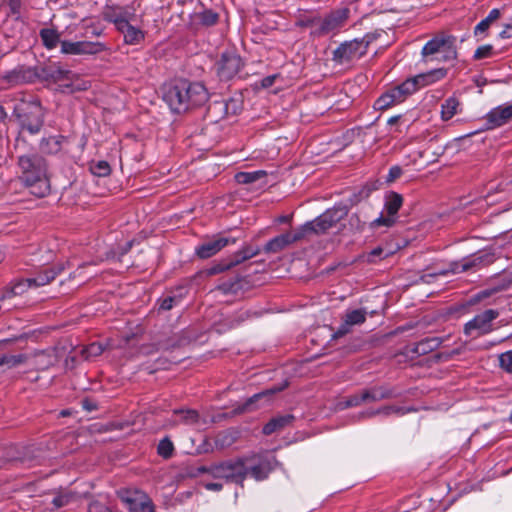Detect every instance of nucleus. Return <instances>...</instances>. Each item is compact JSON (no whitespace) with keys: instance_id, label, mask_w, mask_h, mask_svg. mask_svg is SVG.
I'll return each mask as SVG.
<instances>
[{"instance_id":"obj_1","label":"nucleus","mask_w":512,"mask_h":512,"mask_svg":"<svg viewBox=\"0 0 512 512\" xmlns=\"http://www.w3.org/2000/svg\"><path fill=\"white\" fill-rule=\"evenodd\" d=\"M208 98V91L202 83L188 80H179L171 85L163 97L171 110L177 113L201 106L207 102Z\"/></svg>"},{"instance_id":"obj_2","label":"nucleus","mask_w":512,"mask_h":512,"mask_svg":"<svg viewBox=\"0 0 512 512\" xmlns=\"http://www.w3.org/2000/svg\"><path fill=\"white\" fill-rule=\"evenodd\" d=\"M19 179L30 188V192L37 197L48 194L50 185L47 178V165L43 157L37 154L19 157Z\"/></svg>"},{"instance_id":"obj_3","label":"nucleus","mask_w":512,"mask_h":512,"mask_svg":"<svg viewBox=\"0 0 512 512\" xmlns=\"http://www.w3.org/2000/svg\"><path fill=\"white\" fill-rule=\"evenodd\" d=\"M371 42L372 37L370 35H365L361 39L344 42L334 50L333 60L340 65L355 62L367 53Z\"/></svg>"},{"instance_id":"obj_4","label":"nucleus","mask_w":512,"mask_h":512,"mask_svg":"<svg viewBox=\"0 0 512 512\" xmlns=\"http://www.w3.org/2000/svg\"><path fill=\"white\" fill-rule=\"evenodd\" d=\"M347 213L345 206H334L327 209L313 221L305 223L301 228L305 236L310 233L323 234L341 221Z\"/></svg>"},{"instance_id":"obj_5","label":"nucleus","mask_w":512,"mask_h":512,"mask_svg":"<svg viewBox=\"0 0 512 512\" xmlns=\"http://www.w3.org/2000/svg\"><path fill=\"white\" fill-rule=\"evenodd\" d=\"M447 74L446 69L439 68L425 74H419L413 78H408L401 84L393 88L397 92L399 98L404 101L410 95L415 93L419 88L432 84L443 79Z\"/></svg>"},{"instance_id":"obj_6","label":"nucleus","mask_w":512,"mask_h":512,"mask_svg":"<svg viewBox=\"0 0 512 512\" xmlns=\"http://www.w3.org/2000/svg\"><path fill=\"white\" fill-rule=\"evenodd\" d=\"M424 56L439 55L437 59L451 61L456 59V38L451 35L441 34L429 40L422 49Z\"/></svg>"},{"instance_id":"obj_7","label":"nucleus","mask_w":512,"mask_h":512,"mask_svg":"<svg viewBox=\"0 0 512 512\" xmlns=\"http://www.w3.org/2000/svg\"><path fill=\"white\" fill-rule=\"evenodd\" d=\"M17 112L23 129L27 130L30 134H36L41 130L44 121V110L39 102L23 103L17 109Z\"/></svg>"},{"instance_id":"obj_8","label":"nucleus","mask_w":512,"mask_h":512,"mask_svg":"<svg viewBox=\"0 0 512 512\" xmlns=\"http://www.w3.org/2000/svg\"><path fill=\"white\" fill-rule=\"evenodd\" d=\"M499 312L495 309H487L474 316L464 325L463 332L466 336L477 338L486 335L493 330V321L498 318Z\"/></svg>"},{"instance_id":"obj_9","label":"nucleus","mask_w":512,"mask_h":512,"mask_svg":"<svg viewBox=\"0 0 512 512\" xmlns=\"http://www.w3.org/2000/svg\"><path fill=\"white\" fill-rule=\"evenodd\" d=\"M247 470L242 460L223 462L210 469L213 477L234 483H242L247 476Z\"/></svg>"},{"instance_id":"obj_10","label":"nucleus","mask_w":512,"mask_h":512,"mask_svg":"<svg viewBox=\"0 0 512 512\" xmlns=\"http://www.w3.org/2000/svg\"><path fill=\"white\" fill-rule=\"evenodd\" d=\"M118 496L129 512H154L150 497L139 490H122Z\"/></svg>"},{"instance_id":"obj_11","label":"nucleus","mask_w":512,"mask_h":512,"mask_svg":"<svg viewBox=\"0 0 512 512\" xmlns=\"http://www.w3.org/2000/svg\"><path fill=\"white\" fill-rule=\"evenodd\" d=\"M403 204V198L399 193L390 192L385 197L384 213L371 222V227H391L396 222V215Z\"/></svg>"},{"instance_id":"obj_12","label":"nucleus","mask_w":512,"mask_h":512,"mask_svg":"<svg viewBox=\"0 0 512 512\" xmlns=\"http://www.w3.org/2000/svg\"><path fill=\"white\" fill-rule=\"evenodd\" d=\"M242 67L241 57L234 52L223 53L215 64L216 73L221 80L232 79L239 73Z\"/></svg>"},{"instance_id":"obj_13","label":"nucleus","mask_w":512,"mask_h":512,"mask_svg":"<svg viewBox=\"0 0 512 512\" xmlns=\"http://www.w3.org/2000/svg\"><path fill=\"white\" fill-rule=\"evenodd\" d=\"M349 13L348 8H341L331 12L324 19H320L319 26L312 31V34L322 36L339 30L347 21Z\"/></svg>"},{"instance_id":"obj_14","label":"nucleus","mask_w":512,"mask_h":512,"mask_svg":"<svg viewBox=\"0 0 512 512\" xmlns=\"http://www.w3.org/2000/svg\"><path fill=\"white\" fill-rule=\"evenodd\" d=\"M106 50L102 42L93 41H61V52L69 55H96Z\"/></svg>"},{"instance_id":"obj_15","label":"nucleus","mask_w":512,"mask_h":512,"mask_svg":"<svg viewBox=\"0 0 512 512\" xmlns=\"http://www.w3.org/2000/svg\"><path fill=\"white\" fill-rule=\"evenodd\" d=\"M103 16L106 21L112 22L116 29L137 20L136 11L130 6H108L105 8Z\"/></svg>"},{"instance_id":"obj_16","label":"nucleus","mask_w":512,"mask_h":512,"mask_svg":"<svg viewBox=\"0 0 512 512\" xmlns=\"http://www.w3.org/2000/svg\"><path fill=\"white\" fill-rule=\"evenodd\" d=\"M235 243V239L218 236L213 239L203 241L195 248V254L201 259H208L229 244Z\"/></svg>"},{"instance_id":"obj_17","label":"nucleus","mask_w":512,"mask_h":512,"mask_svg":"<svg viewBox=\"0 0 512 512\" xmlns=\"http://www.w3.org/2000/svg\"><path fill=\"white\" fill-rule=\"evenodd\" d=\"M367 311L365 309L347 310L342 317V323L334 333V337L340 338L351 332L352 327L361 325L366 321Z\"/></svg>"},{"instance_id":"obj_18","label":"nucleus","mask_w":512,"mask_h":512,"mask_svg":"<svg viewBox=\"0 0 512 512\" xmlns=\"http://www.w3.org/2000/svg\"><path fill=\"white\" fill-rule=\"evenodd\" d=\"M259 252H260L259 248L247 246V247L243 248L242 250H240L239 252H237L231 260L213 265L208 270V274L215 275V274L221 273L233 266H236V265L242 263L245 260H248V259L256 256Z\"/></svg>"},{"instance_id":"obj_19","label":"nucleus","mask_w":512,"mask_h":512,"mask_svg":"<svg viewBox=\"0 0 512 512\" xmlns=\"http://www.w3.org/2000/svg\"><path fill=\"white\" fill-rule=\"evenodd\" d=\"M512 119V103L508 105H501L490 112H488L485 116V127L486 129H494L500 127Z\"/></svg>"},{"instance_id":"obj_20","label":"nucleus","mask_w":512,"mask_h":512,"mask_svg":"<svg viewBox=\"0 0 512 512\" xmlns=\"http://www.w3.org/2000/svg\"><path fill=\"white\" fill-rule=\"evenodd\" d=\"M305 237L302 228H298L295 232H287L271 239L265 246V251L276 253L287 247L288 245L300 241Z\"/></svg>"},{"instance_id":"obj_21","label":"nucleus","mask_w":512,"mask_h":512,"mask_svg":"<svg viewBox=\"0 0 512 512\" xmlns=\"http://www.w3.org/2000/svg\"><path fill=\"white\" fill-rule=\"evenodd\" d=\"M276 465L277 460L273 456L261 458L257 464L246 466L248 469L247 475H250L256 481L265 480Z\"/></svg>"},{"instance_id":"obj_22","label":"nucleus","mask_w":512,"mask_h":512,"mask_svg":"<svg viewBox=\"0 0 512 512\" xmlns=\"http://www.w3.org/2000/svg\"><path fill=\"white\" fill-rule=\"evenodd\" d=\"M486 259H488L487 255H476L470 258H464L460 262H454L451 264V272L461 273L473 268H478Z\"/></svg>"},{"instance_id":"obj_23","label":"nucleus","mask_w":512,"mask_h":512,"mask_svg":"<svg viewBox=\"0 0 512 512\" xmlns=\"http://www.w3.org/2000/svg\"><path fill=\"white\" fill-rule=\"evenodd\" d=\"M395 396L396 393L394 390L385 386L363 390V399L365 402H377L383 399H390Z\"/></svg>"},{"instance_id":"obj_24","label":"nucleus","mask_w":512,"mask_h":512,"mask_svg":"<svg viewBox=\"0 0 512 512\" xmlns=\"http://www.w3.org/2000/svg\"><path fill=\"white\" fill-rule=\"evenodd\" d=\"M294 419L295 417L292 414L276 416L264 425L262 430L263 434L271 435L274 432L280 431L285 427L291 425Z\"/></svg>"},{"instance_id":"obj_25","label":"nucleus","mask_w":512,"mask_h":512,"mask_svg":"<svg viewBox=\"0 0 512 512\" xmlns=\"http://www.w3.org/2000/svg\"><path fill=\"white\" fill-rule=\"evenodd\" d=\"M117 30L123 34L124 42L129 45H138L145 38L144 31L132 24L119 27Z\"/></svg>"},{"instance_id":"obj_26","label":"nucleus","mask_w":512,"mask_h":512,"mask_svg":"<svg viewBox=\"0 0 512 512\" xmlns=\"http://www.w3.org/2000/svg\"><path fill=\"white\" fill-rule=\"evenodd\" d=\"M174 414L178 416L179 419L169 420L166 426L174 427L179 423L195 426L199 422V414L196 410H175Z\"/></svg>"},{"instance_id":"obj_27","label":"nucleus","mask_w":512,"mask_h":512,"mask_svg":"<svg viewBox=\"0 0 512 512\" xmlns=\"http://www.w3.org/2000/svg\"><path fill=\"white\" fill-rule=\"evenodd\" d=\"M403 101L399 98L397 92L392 87L383 93L376 101L375 108L378 110H386L394 105L402 103Z\"/></svg>"},{"instance_id":"obj_28","label":"nucleus","mask_w":512,"mask_h":512,"mask_svg":"<svg viewBox=\"0 0 512 512\" xmlns=\"http://www.w3.org/2000/svg\"><path fill=\"white\" fill-rule=\"evenodd\" d=\"M60 269L55 268H46L44 271L40 272L37 276L31 277L30 282L33 288H38L44 285L49 284L53 281L56 276L59 274Z\"/></svg>"},{"instance_id":"obj_29","label":"nucleus","mask_w":512,"mask_h":512,"mask_svg":"<svg viewBox=\"0 0 512 512\" xmlns=\"http://www.w3.org/2000/svg\"><path fill=\"white\" fill-rule=\"evenodd\" d=\"M266 175L267 173L264 170L239 172L235 175V180L239 184H252L265 178Z\"/></svg>"},{"instance_id":"obj_30","label":"nucleus","mask_w":512,"mask_h":512,"mask_svg":"<svg viewBox=\"0 0 512 512\" xmlns=\"http://www.w3.org/2000/svg\"><path fill=\"white\" fill-rule=\"evenodd\" d=\"M442 343V338L440 337H429L419 341L416 344L415 352L418 354H427L435 349H437Z\"/></svg>"},{"instance_id":"obj_31","label":"nucleus","mask_w":512,"mask_h":512,"mask_svg":"<svg viewBox=\"0 0 512 512\" xmlns=\"http://www.w3.org/2000/svg\"><path fill=\"white\" fill-rule=\"evenodd\" d=\"M459 101L450 97L444 101L441 105V118L443 121L450 120L454 115L458 113Z\"/></svg>"},{"instance_id":"obj_32","label":"nucleus","mask_w":512,"mask_h":512,"mask_svg":"<svg viewBox=\"0 0 512 512\" xmlns=\"http://www.w3.org/2000/svg\"><path fill=\"white\" fill-rule=\"evenodd\" d=\"M40 37L44 46L48 49L55 48L60 40V34L56 30L49 28L42 29L40 31Z\"/></svg>"},{"instance_id":"obj_33","label":"nucleus","mask_w":512,"mask_h":512,"mask_svg":"<svg viewBox=\"0 0 512 512\" xmlns=\"http://www.w3.org/2000/svg\"><path fill=\"white\" fill-rule=\"evenodd\" d=\"M287 387V382H285L284 384L282 385H278V386H274L270 389H267L265 391H262L260 393H257L255 395H253L251 398H249V400L246 402L245 406H244V410H250V406L255 403L256 401H258L259 399L263 398V397H268L270 395H273L277 392H280L282 391L283 389H285Z\"/></svg>"},{"instance_id":"obj_34","label":"nucleus","mask_w":512,"mask_h":512,"mask_svg":"<svg viewBox=\"0 0 512 512\" xmlns=\"http://www.w3.org/2000/svg\"><path fill=\"white\" fill-rule=\"evenodd\" d=\"M394 254V250L384 247H376L372 249L366 256L369 263H375L377 259H384Z\"/></svg>"},{"instance_id":"obj_35","label":"nucleus","mask_w":512,"mask_h":512,"mask_svg":"<svg viewBox=\"0 0 512 512\" xmlns=\"http://www.w3.org/2000/svg\"><path fill=\"white\" fill-rule=\"evenodd\" d=\"M29 288H33L30 279H20L11 284L8 293L11 295H21Z\"/></svg>"},{"instance_id":"obj_36","label":"nucleus","mask_w":512,"mask_h":512,"mask_svg":"<svg viewBox=\"0 0 512 512\" xmlns=\"http://www.w3.org/2000/svg\"><path fill=\"white\" fill-rule=\"evenodd\" d=\"M91 172L98 177L108 176L111 172L110 165L107 161H98L90 166Z\"/></svg>"},{"instance_id":"obj_37","label":"nucleus","mask_w":512,"mask_h":512,"mask_svg":"<svg viewBox=\"0 0 512 512\" xmlns=\"http://www.w3.org/2000/svg\"><path fill=\"white\" fill-rule=\"evenodd\" d=\"M25 361L24 355H3L0 356V366L16 367Z\"/></svg>"},{"instance_id":"obj_38","label":"nucleus","mask_w":512,"mask_h":512,"mask_svg":"<svg viewBox=\"0 0 512 512\" xmlns=\"http://www.w3.org/2000/svg\"><path fill=\"white\" fill-rule=\"evenodd\" d=\"M494 55H495V51H494L493 46L490 44H487V45L479 46L475 50L473 58L475 60H481V59H485V58H491Z\"/></svg>"},{"instance_id":"obj_39","label":"nucleus","mask_w":512,"mask_h":512,"mask_svg":"<svg viewBox=\"0 0 512 512\" xmlns=\"http://www.w3.org/2000/svg\"><path fill=\"white\" fill-rule=\"evenodd\" d=\"M174 450L173 443L168 439H162L158 444V454L164 458H169L172 456Z\"/></svg>"},{"instance_id":"obj_40","label":"nucleus","mask_w":512,"mask_h":512,"mask_svg":"<svg viewBox=\"0 0 512 512\" xmlns=\"http://www.w3.org/2000/svg\"><path fill=\"white\" fill-rule=\"evenodd\" d=\"M103 352V347L100 343L94 342L86 346L82 353L85 358L97 357Z\"/></svg>"},{"instance_id":"obj_41","label":"nucleus","mask_w":512,"mask_h":512,"mask_svg":"<svg viewBox=\"0 0 512 512\" xmlns=\"http://www.w3.org/2000/svg\"><path fill=\"white\" fill-rule=\"evenodd\" d=\"M500 367L508 373H512V350L499 355Z\"/></svg>"},{"instance_id":"obj_42","label":"nucleus","mask_w":512,"mask_h":512,"mask_svg":"<svg viewBox=\"0 0 512 512\" xmlns=\"http://www.w3.org/2000/svg\"><path fill=\"white\" fill-rule=\"evenodd\" d=\"M89 512H113L112 508L101 500H93L88 506Z\"/></svg>"},{"instance_id":"obj_43","label":"nucleus","mask_w":512,"mask_h":512,"mask_svg":"<svg viewBox=\"0 0 512 512\" xmlns=\"http://www.w3.org/2000/svg\"><path fill=\"white\" fill-rule=\"evenodd\" d=\"M55 357L53 354L41 352L36 355V363L41 367L45 368L54 364Z\"/></svg>"},{"instance_id":"obj_44","label":"nucleus","mask_w":512,"mask_h":512,"mask_svg":"<svg viewBox=\"0 0 512 512\" xmlns=\"http://www.w3.org/2000/svg\"><path fill=\"white\" fill-rule=\"evenodd\" d=\"M5 79L11 84H18L24 81L25 77L23 75L22 69H15L10 71L5 76Z\"/></svg>"},{"instance_id":"obj_45","label":"nucleus","mask_w":512,"mask_h":512,"mask_svg":"<svg viewBox=\"0 0 512 512\" xmlns=\"http://www.w3.org/2000/svg\"><path fill=\"white\" fill-rule=\"evenodd\" d=\"M180 301L179 297L176 296H168L161 300L159 308L161 310H170L172 309L176 304H178Z\"/></svg>"},{"instance_id":"obj_46","label":"nucleus","mask_w":512,"mask_h":512,"mask_svg":"<svg viewBox=\"0 0 512 512\" xmlns=\"http://www.w3.org/2000/svg\"><path fill=\"white\" fill-rule=\"evenodd\" d=\"M401 411H402L401 408H398V407H395V406H385V407L377 409V410L368 411L366 413V415L369 416V417H372V416L377 415V414L389 415L390 413H394V412L398 413V412H401Z\"/></svg>"},{"instance_id":"obj_47","label":"nucleus","mask_w":512,"mask_h":512,"mask_svg":"<svg viewBox=\"0 0 512 512\" xmlns=\"http://www.w3.org/2000/svg\"><path fill=\"white\" fill-rule=\"evenodd\" d=\"M364 401L363 399V391H361L360 393H357V394H354L352 396H350L344 403V408H348V407H355V406H359L360 404H362Z\"/></svg>"},{"instance_id":"obj_48","label":"nucleus","mask_w":512,"mask_h":512,"mask_svg":"<svg viewBox=\"0 0 512 512\" xmlns=\"http://www.w3.org/2000/svg\"><path fill=\"white\" fill-rule=\"evenodd\" d=\"M202 23L211 26L214 25L218 20V15L213 11H205L201 17Z\"/></svg>"},{"instance_id":"obj_49","label":"nucleus","mask_w":512,"mask_h":512,"mask_svg":"<svg viewBox=\"0 0 512 512\" xmlns=\"http://www.w3.org/2000/svg\"><path fill=\"white\" fill-rule=\"evenodd\" d=\"M402 175V169L399 166H392L389 169L388 175L386 177V181L388 183L394 182L396 179H398Z\"/></svg>"},{"instance_id":"obj_50","label":"nucleus","mask_w":512,"mask_h":512,"mask_svg":"<svg viewBox=\"0 0 512 512\" xmlns=\"http://www.w3.org/2000/svg\"><path fill=\"white\" fill-rule=\"evenodd\" d=\"M491 22L487 20V18H484L482 21H480L474 28V35L479 36L482 33H485L489 27L491 26Z\"/></svg>"},{"instance_id":"obj_51","label":"nucleus","mask_w":512,"mask_h":512,"mask_svg":"<svg viewBox=\"0 0 512 512\" xmlns=\"http://www.w3.org/2000/svg\"><path fill=\"white\" fill-rule=\"evenodd\" d=\"M319 23H320V18H316V17H313V18L307 17V18L299 19L297 21V25L300 27H313L314 25L319 26Z\"/></svg>"},{"instance_id":"obj_52","label":"nucleus","mask_w":512,"mask_h":512,"mask_svg":"<svg viewBox=\"0 0 512 512\" xmlns=\"http://www.w3.org/2000/svg\"><path fill=\"white\" fill-rule=\"evenodd\" d=\"M70 499H71V495H69V494L58 495L53 499V504L56 507H62L64 505H66L67 503H69Z\"/></svg>"},{"instance_id":"obj_53","label":"nucleus","mask_w":512,"mask_h":512,"mask_svg":"<svg viewBox=\"0 0 512 512\" xmlns=\"http://www.w3.org/2000/svg\"><path fill=\"white\" fill-rule=\"evenodd\" d=\"M499 290H500V288H493V289H486V290L480 291L475 296V301L478 302V301H480L482 299L490 297L491 295H493L494 293L498 292Z\"/></svg>"},{"instance_id":"obj_54","label":"nucleus","mask_w":512,"mask_h":512,"mask_svg":"<svg viewBox=\"0 0 512 512\" xmlns=\"http://www.w3.org/2000/svg\"><path fill=\"white\" fill-rule=\"evenodd\" d=\"M233 440L234 439L229 434L224 433L218 435L216 442L221 446H225L232 444Z\"/></svg>"},{"instance_id":"obj_55","label":"nucleus","mask_w":512,"mask_h":512,"mask_svg":"<svg viewBox=\"0 0 512 512\" xmlns=\"http://www.w3.org/2000/svg\"><path fill=\"white\" fill-rule=\"evenodd\" d=\"M277 78V75H269L267 77H264L262 80H261V86L263 88H269L271 87L274 82H275V79Z\"/></svg>"},{"instance_id":"obj_56","label":"nucleus","mask_w":512,"mask_h":512,"mask_svg":"<svg viewBox=\"0 0 512 512\" xmlns=\"http://www.w3.org/2000/svg\"><path fill=\"white\" fill-rule=\"evenodd\" d=\"M499 37L502 39L512 38V25H505L504 29L499 33Z\"/></svg>"},{"instance_id":"obj_57","label":"nucleus","mask_w":512,"mask_h":512,"mask_svg":"<svg viewBox=\"0 0 512 512\" xmlns=\"http://www.w3.org/2000/svg\"><path fill=\"white\" fill-rule=\"evenodd\" d=\"M500 15H501V12L499 9L495 8V9H492L488 16L486 17L487 20L491 23H493L494 21H496L497 19L500 18Z\"/></svg>"},{"instance_id":"obj_58","label":"nucleus","mask_w":512,"mask_h":512,"mask_svg":"<svg viewBox=\"0 0 512 512\" xmlns=\"http://www.w3.org/2000/svg\"><path fill=\"white\" fill-rule=\"evenodd\" d=\"M204 487L207 490L220 491L222 489L223 485L220 482H209V483H205Z\"/></svg>"},{"instance_id":"obj_59","label":"nucleus","mask_w":512,"mask_h":512,"mask_svg":"<svg viewBox=\"0 0 512 512\" xmlns=\"http://www.w3.org/2000/svg\"><path fill=\"white\" fill-rule=\"evenodd\" d=\"M47 143H52L54 145L50 152H57L59 150L60 142L56 137L49 138Z\"/></svg>"},{"instance_id":"obj_60","label":"nucleus","mask_w":512,"mask_h":512,"mask_svg":"<svg viewBox=\"0 0 512 512\" xmlns=\"http://www.w3.org/2000/svg\"><path fill=\"white\" fill-rule=\"evenodd\" d=\"M6 118V112L4 108L0 105V122Z\"/></svg>"},{"instance_id":"obj_61","label":"nucleus","mask_w":512,"mask_h":512,"mask_svg":"<svg viewBox=\"0 0 512 512\" xmlns=\"http://www.w3.org/2000/svg\"><path fill=\"white\" fill-rule=\"evenodd\" d=\"M399 119V116H394V117H391L389 120H388V124L389 125H393L395 124Z\"/></svg>"},{"instance_id":"obj_62","label":"nucleus","mask_w":512,"mask_h":512,"mask_svg":"<svg viewBox=\"0 0 512 512\" xmlns=\"http://www.w3.org/2000/svg\"><path fill=\"white\" fill-rule=\"evenodd\" d=\"M446 273H447V271L441 270V271L435 273L434 275H446Z\"/></svg>"}]
</instances>
